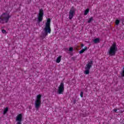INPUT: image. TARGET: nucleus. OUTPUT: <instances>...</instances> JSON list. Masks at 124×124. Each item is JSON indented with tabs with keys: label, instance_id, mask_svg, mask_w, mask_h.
Instances as JSON below:
<instances>
[{
	"label": "nucleus",
	"instance_id": "obj_1",
	"mask_svg": "<svg viewBox=\"0 0 124 124\" xmlns=\"http://www.w3.org/2000/svg\"><path fill=\"white\" fill-rule=\"evenodd\" d=\"M51 19L50 18H47L46 22L45 24V27L43 31L41 34V37L42 38H45L48 33H51Z\"/></svg>",
	"mask_w": 124,
	"mask_h": 124
},
{
	"label": "nucleus",
	"instance_id": "obj_2",
	"mask_svg": "<svg viewBox=\"0 0 124 124\" xmlns=\"http://www.w3.org/2000/svg\"><path fill=\"white\" fill-rule=\"evenodd\" d=\"M11 17V15H10V12H6L2 14L0 16V23L1 24H5V23H8L9 19Z\"/></svg>",
	"mask_w": 124,
	"mask_h": 124
},
{
	"label": "nucleus",
	"instance_id": "obj_3",
	"mask_svg": "<svg viewBox=\"0 0 124 124\" xmlns=\"http://www.w3.org/2000/svg\"><path fill=\"white\" fill-rule=\"evenodd\" d=\"M117 51L118 47H117V45L115 43H114L109 47L108 51V54L109 56H115Z\"/></svg>",
	"mask_w": 124,
	"mask_h": 124
},
{
	"label": "nucleus",
	"instance_id": "obj_4",
	"mask_svg": "<svg viewBox=\"0 0 124 124\" xmlns=\"http://www.w3.org/2000/svg\"><path fill=\"white\" fill-rule=\"evenodd\" d=\"M41 97H42V95L40 94L37 95L36 96L34 105L36 110H38L41 106Z\"/></svg>",
	"mask_w": 124,
	"mask_h": 124
},
{
	"label": "nucleus",
	"instance_id": "obj_5",
	"mask_svg": "<svg viewBox=\"0 0 124 124\" xmlns=\"http://www.w3.org/2000/svg\"><path fill=\"white\" fill-rule=\"evenodd\" d=\"M93 62L92 61H89L88 63L86 64V66L85 67V70L84 71V74L87 75L89 74L90 73V70L92 66H93Z\"/></svg>",
	"mask_w": 124,
	"mask_h": 124
},
{
	"label": "nucleus",
	"instance_id": "obj_6",
	"mask_svg": "<svg viewBox=\"0 0 124 124\" xmlns=\"http://www.w3.org/2000/svg\"><path fill=\"white\" fill-rule=\"evenodd\" d=\"M75 13H76V9H75L74 7H73L71 8L69 12V19H70V20H71V19L74 17Z\"/></svg>",
	"mask_w": 124,
	"mask_h": 124
},
{
	"label": "nucleus",
	"instance_id": "obj_7",
	"mask_svg": "<svg viewBox=\"0 0 124 124\" xmlns=\"http://www.w3.org/2000/svg\"><path fill=\"white\" fill-rule=\"evenodd\" d=\"M64 92V84L63 83H61L58 87L57 93L59 94H63Z\"/></svg>",
	"mask_w": 124,
	"mask_h": 124
},
{
	"label": "nucleus",
	"instance_id": "obj_8",
	"mask_svg": "<svg viewBox=\"0 0 124 124\" xmlns=\"http://www.w3.org/2000/svg\"><path fill=\"white\" fill-rule=\"evenodd\" d=\"M23 120V114L19 113L18 114L16 118V121L17 122L16 124H21V122Z\"/></svg>",
	"mask_w": 124,
	"mask_h": 124
},
{
	"label": "nucleus",
	"instance_id": "obj_9",
	"mask_svg": "<svg viewBox=\"0 0 124 124\" xmlns=\"http://www.w3.org/2000/svg\"><path fill=\"white\" fill-rule=\"evenodd\" d=\"M43 15H44V12L43 9L39 10V13L38 16V22H41L43 20Z\"/></svg>",
	"mask_w": 124,
	"mask_h": 124
},
{
	"label": "nucleus",
	"instance_id": "obj_10",
	"mask_svg": "<svg viewBox=\"0 0 124 124\" xmlns=\"http://www.w3.org/2000/svg\"><path fill=\"white\" fill-rule=\"evenodd\" d=\"M100 41V39H99V38H96L93 40V42H94V43H95V44L99 43Z\"/></svg>",
	"mask_w": 124,
	"mask_h": 124
},
{
	"label": "nucleus",
	"instance_id": "obj_11",
	"mask_svg": "<svg viewBox=\"0 0 124 124\" xmlns=\"http://www.w3.org/2000/svg\"><path fill=\"white\" fill-rule=\"evenodd\" d=\"M87 50H88V47L87 46H85L84 47V48L81 49L80 51H79V54H83V53L85 51H87Z\"/></svg>",
	"mask_w": 124,
	"mask_h": 124
},
{
	"label": "nucleus",
	"instance_id": "obj_12",
	"mask_svg": "<svg viewBox=\"0 0 124 124\" xmlns=\"http://www.w3.org/2000/svg\"><path fill=\"white\" fill-rule=\"evenodd\" d=\"M61 61H62V56H59L57 58L56 60L57 63H60V62H61Z\"/></svg>",
	"mask_w": 124,
	"mask_h": 124
},
{
	"label": "nucleus",
	"instance_id": "obj_13",
	"mask_svg": "<svg viewBox=\"0 0 124 124\" xmlns=\"http://www.w3.org/2000/svg\"><path fill=\"white\" fill-rule=\"evenodd\" d=\"M7 112H8V108L6 107V108H4V109L3 110V115H5V114H6L7 113Z\"/></svg>",
	"mask_w": 124,
	"mask_h": 124
},
{
	"label": "nucleus",
	"instance_id": "obj_14",
	"mask_svg": "<svg viewBox=\"0 0 124 124\" xmlns=\"http://www.w3.org/2000/svg\"><path fill=\"white\" fill-rule=\"evenodd\" d=\"M89 11H90V10L89 9H87L86 10H85V11H84V15H88V13H89Z\"/></svg>",
	"mask_w": 124,
	"mask_h": 124
},
{
	"label": "nucleus",
	"instance_id": "obj_15",
	"mask_svg": "<svg viewBox=\"0 0 124 124\" xmlns=\"http://www.w3.org/2000/svg\"><path fill=\"white\" fill-rule=\"evenodd\" d=\"M115 24L117 26H119V24H120V20L116 19L115 20Z\"/></svg>",
	"mask_w": 124,
	"mask_h": 124
},
{
	"label": "nucleus",
	"instance_id": "obj_16",
	"mask_svg": "<svg viewBox=\"0 0 124 124\" xmlns=\"http://www.w3.org/2000/svg\"><path fill=\"white\" fill-rule=\"evenodd\" d=\"M93 17H91L89 18V20H88V23H91V22H92V21H93Z\"/></svg>",
	"mask_w": 124,
	"mask_h": 124
},
{
	"label": "nucleus",
	"instance_id": "obj_17",
	"mask_svg": "<svg viewBox=\"0 0 124 124\" xmlns=\"http://www.w3.org/2000/svg\"><path fill=\"white\" fill-rule=\"evenodd\" d=\"M1 32H2V33H4V34H6V31L5 30H2L1 31Z\"/></svg>",
	"mask_w": 124,
	"mask_h": 124
},
{
	"label": "nucleus",
	"instance_id": "obj_18",
	"mask_svg": "<svg viewBox=\"0 0 124 124\" xmlns=\"http://www.w3.org/2000/svg\"><path fill=\"white\" fill-rule=\"evenodd\" d=\"M69 51L70 52H71V51H73V47H70V48H69Z\"/></svg>",
	"mask_w": 124,
	"mask_h": 124
},
{
	"label": "nucleus",
	"instance_id": "obj_19",
	"mask_svg": "<svg viewBox=\"0 0 124 124\" xmlns=\"http://www.w3.org/2000/svg\"><path fill=\"white\" fill-rule=\"evenodd\" d=\"M113 111H114V112H115V113H117V111H118V110L116 108H114Z\"/></svg>",
	"mask_w": 124,
	"mask_h": 124
},
{
	"label": "nucleus",
	"instance_id": "obj_20",
	"mask_svg": "<svg viewBox=\"0 0 124 124\" xmlns=\"http://www.w3.org/2000/svg\"><path fill=\"white\" fill-rule=\"evenodd\" d=\"M80 96H81V97H83V92H81L80 93Z\"/></svg>",
	"mask_w": 124,
	"mask_h": 124
},
{
	"label": "nucleus",
	"instance_id": "obj_21",
	"mask_svg": "<svg viewBox=\"0 0 124 124\" xmlns=\"http://www.w3.org/2000/svg\"><path fill=\"white\" fill-rule=\"evenodd\" d=\"M81 47H84V45H83V44H82L81 45Z\"/></svg>",
	"mask_w": 124,
	"mask_h": 124
}]
</instances>
